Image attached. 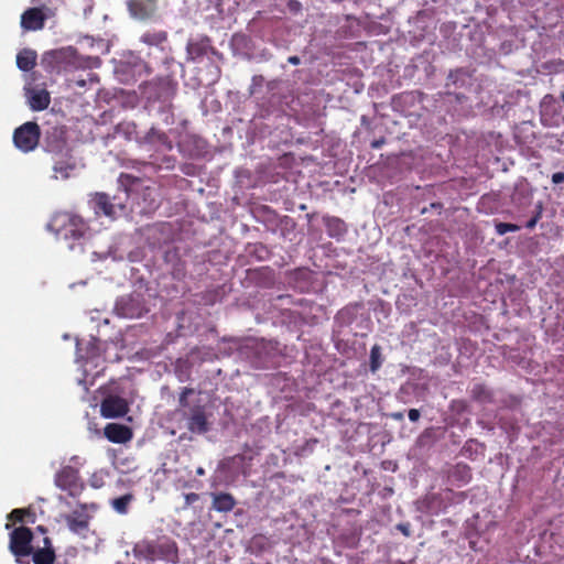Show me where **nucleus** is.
<instances>
[{
	"label": "nucleus",
	"instance_id": "f257e3e1",
	"mask_svg": "<svg viewBox=\"0 0 564 564\" xmlns=\"http://www.w3.org/2000/svg\"><path fill=\"white\" fill-rule=\"evenodd\" d=\"M50 228L54 230L58 240L66 243L69 250L78 248L82 252L84 251V240L89 231V226L80 216L67 212L58 213L53 217Z\"/></svg>",
	"mask_w": 564,
	"mask_h": 564
},
{
	"label": "nucleus",
	"instance_id": "f03ea898",
	"mask_svg": "<svg viewBox=\"0 0 564 564\" xmlns=\"http://www.w3.org/2000/svg\"><path fill=\"white\" fill-rule=\"evenodd\" d=\"M137 178L130 174L121 173L118 182L123 187L120 193L110 197L106 193H96L90 203L96 215H104L109 218H117L126 212V205L129 198L128 185L132 184Z\"/></svg>",
	"mask_w": 564,
	"mask_h": 564
},
{
	"label": "nucleus",
	"instance_id": "7ed1b4c3",
	"mask_svg": "<svg viewBox=\"0 0 564 564\" xmlns=\"http://www.w3.org/2000/svg\"><path fill=\"white\" fill-rule=\"evenodd\" d=\"M135 557L149 563L165 561L176 563L178 561V549L172 539L160 536L155 540H141L133 547Z\"/></svg>",
	"mask_w": 564,
	"mask_h": 564
},
{
	"label": "nucleus",
	"instance_id": "20e7f679",
	"mask_svg": "<svg viewBox=\"0 0 564 564\" xmlns=\"http://www.w3.org/2000/svg\"><path fill=\"white\" fill-rule=\"evenodd\" d=\"M33 542L34 533L25 525L17 527L10 532L9 551L18 564H30L26 558L34 551L36 544Z\"/></svg>",
	"mask_w": 564,
	"mask_h": 564
},
{
	"label": "nucleus",
	"instance_id": "39448f33",
	"mask_svg": "<svg viewBox=\"0 0 564 564\" xmlns=\"http://www.w3.org/2000/svg\"><path fill=\"white\" fill-rule=\"evenodd\" d=\"M41 138L40 126L34 121H28L18 127L13 132V143L22 152L33 151Z\"/></svg>",
	"mask_w": 564,
	"mask_h": 564
},
{
	"label": "nucleus",
	"instance_id": "423d86ee",
	"mask_svg": "<svg viewBox=\"0 0 564 564\" xmlns=\"http://www.w3.org/2000/svg\"><path fill=\"white\" fill-rule=\"evenodd\" d=\"M43 149L55 155L64 154L72 149L67 143V129L65 126H52L44 132Z\"/></svg>",
	"mask_w": 564,
	"mask_h": 564
},
{
	"label": "nucleus",
	"instance_id": "0eeeda50",
	"mask_svg": "<svg viewBox=\"0 0 564 564\" xmlns=\"http://www.w3.org/2000/svg\"><path fill=\"white\" fill-rule=\"evenodd\" d=\"M182 417L186 421L187 430L193 434L202 435L210 429L205 406L202 404H194L188 410H184Z\"/></svg>",
	"mask_w": 564,
	"mask_h": 564
},
{
	"label": "nucleus",
	"instance_id": "6e6552de",
	"mask_svg": "<svg viewBox=\"0 0 564 564\" xmlns=\"http://www.w3.org/2000/svg\"><path fill=\"white\" fill-rule=\"evenodd\" d=\"M55 485L72 497L80 495L84 489L78 470L72 466H65L56 474Z\"/></svg>",
	"mask_w": 564,
	"mask_h": 564
},
{
	"label": "nucleus",
	"instance_id": "1a4fd4ad",
	"mask_svg": "<svg viewBox=\"0 0 564 564\" xmlns=\"http://www.w3.org/2000/svg\"><path fill=\"white\" fill-rule=\"evenodd\" d=\"M128 411L129 406L127 401L118 395H108L100 404V413L107 419L124 416Z\"/></svg>",
	"mask_w": 564,
	"mask_h": 564
},
{
	"label": "nucleus",
	"instance_id": "9d476101",
	"mask_svg": "<svg viewBox=\"0 0 564 564\" xmlns=\"http://www.w3.org/2000/svg\"><path fill=\"white\" fill-rule=\"evenodd\" d=\"M46 15L41 8H29L21 15V28L25 31H39L44 28Z\"/></svg>",
	"mask_w": 564,
	"mask_h": 564
},
{
	"label": "nucleus",
	"instance_id": "9b49d317",
	"mask_svg": "<svg viewBox=\"0 0 564 564\" xmlns=\"http://www.w3.org/2000/svg\"><path fill=\"white\" fill-rule=\"evenodd\" d=\"M76 170V161L72 154V150L67 151L64 154L54 156V165L53 171L55 173V177L67 180L70 177L73 172Z\"/></svg>",
	"mask_w": 564,
	"mask_h": 564
},
{
	"label": "nucleus",
	"instance_id": "f8f14e48",
	"mask_svg": "<svg viewBox=\"0 0 564 564\" xmlns=\"http://www.w3.org/2000/svg\"><path fill=\"white\" fill-rule=\"evenodd\" d=\"M104 434L108 441L116 444H124L132 440V430L119 423H108L104 429Z\"/></svg>",
	"mask_w": 564,
	"mask_h": 564
},
{
	"label": "nucleus",
	"instance_id": "ddd939ff",
	"mask_svg": "<svg viewBox=\"0 0 564 564\" xmlns=\"http://www.w3.org/2000/svg\"><path fill=\"white\" fill-rule=\"evenodd\" d=\"M42 542L43 545L37 543L30 556H32L34 564H53L55 562L56 555L52 540L45 535Z\"/></svg>",
	"mask_w": 564,
	"mask_h": 564
},
{
	"label": "nucleus",
	"instance_id": "4468645a",
	"mask_svg": "<svg viewBox=\"0 0 564 564\" xmlns=\"http://www.w3.org/2000/svg\"><path fill=\"white\" fill-rule=\"evenodd\" d=\"M29 106L34 111H42L50 106L51 96L45 88H25Z\"/></svg>",
	"mask_w": 564,
	"mask_h": 564
},
{
	"label": "nucleus",
	"instance_id": "2eb2a0df",
	"mask_svg": "<svg viewBox=\"0 0 564 564\" xmlns=\"http://www.w3.org/2000/svg\"><path fill=\"white\" fill-rule=\"evenodd\" d=\"M155 1L156 0H129L128 8L134 18L144 20L154 13Z\"/></svg>",
	"mask_w": 564,
	"mask_h": 564
},
{
	"label": "nucleus",
	"instance_id": "dca6fc26",
	"mask_svg": "<svg viewBox=\"0 0 564 564\" xmlns=\"http://www.w3.org/2000/svg\"><path fill=\"white\" fill-rule=\"evenodd\" d=\"M210 50H213V46L208 36H203L196 41L188 42L186 46V52L191 61L203 58Z\"/></svg>",
	"mask_w": 564,
	"mask_h": 564
},
{
	"label": "nucleus",
	"instance_id": "f3484780",
	"mask_svg": "<svg viewBox=\"0 0 564 564\" xmlns=\"http://www.w3.org/2000/svg\"><path fill=\"white\" fill-rule=\"evenodd\" d=\"M471 477V468L465 463H457L448 473V479L458 487L467 485Z\"/></svg>",
	"mask_w": 564,
	"mask_h": 564
},
{
	"label": "nucleus",
	"instance_id": "a211bd4d",
	"mask_svg": "<svg viewBox=\"0 0 564 564\" xmlns=\"http://www.w3.org/2000/svg\"><path fill=\"white\" fill-rule=\"evenodd\" d=\"M212 508L218 512H230L237 503L235 497L229 492H216L212 494Z\"/></svg>",
	"mask_w": 564,
	"mask_h": 564
},
{
	"label": "nucleus",
	"instance_id": "6ab92c4d",
	"mask_svg": "<svg viewBox=\"0 0 564 564\" xmlns=\"http://www.w3.org/2000/svg\"><path fill=\"white\" fill-rule=\"evenodd\" d=\"M66 522L70 531L79 533L88 529L89 516L83 512L74 511L73 514L66 518Z\"/></svg>",
	"mask_w": 564,
	"mask_h": 564
},
{
	"label": "nucleus",
	"instance_id": "aec40b11",
	"mask_svg": "<svg viewBox=\"0 0 564 564\" xmlns=\"http://www.w3.org/2000/svg\"><path fill=\"white\" fill-rule=\"evenodd\" d=\"M36 57L35 51L24 48L17 55V66L23 72H29L36 65Z\"/></svg>",
	"mask_w": 564,
	"mask_h": 564
},
{
	"label": "nucleus",
	"instance_id": "412c9836",
	"mask_svg": "<svg viewBox=\"0 0 564 564\" xmlns=\"http://www.w3.org/2000/svg\"><path fill=\"white\" fill-rule=\"evenodd\" d=\"M155 87L158 88V98L163 101L172 99L175 95L176 84L167 78L159 79Z\"/></svg>",
	"mask_w": 564,
	"mask_h": 564
},
{
	"label": "nucleus",
	"instance_id": "4be33fe9",
	"mask_svg": "<svg viewBox=\"0 0 564 564\" xmlns=\"http://www.w3.org/2000/svg\"><path fill=\"white\" fill-rule=\"evenodd\" d=\"M471 399L479 403H491L494 401L492 392L484 383H475L470 389Z\"/></svg>",
	"mask_w": 564,
	"mask_h": 564
},
{
	"label": "nucleus",
	"instance_id": "5701e85b",
	"mask_svg": "<svg viewBox=\"0 0 564 564\" xmlns=\"http://www.w3.org/2000/svg\"><path fill=\"white\" fill-rule=\"evenodd\" d=\"M325 225L330 237H339L346 232L345 223L339 218H327Z\"/></svg>",
	"mask_w": 564,
	"mask_h": 564
},
{
	"label": "nucleus",
	"instance_id": "b1692460",
	"mask_svg": "<svg viewBox=\"0 0 564 564\" xmlns=\"http://www.w3.org/2000/svg\"><path fill=\"white\" fill-rule=\"evenodd\" d=\"M132 499L133 496L131 494H127L121 497L112 499L111 506L118 513L126 514L128 512V507Z\"/></svg>",
	"mask_w": 564,
	"mask_h": 564
},
{
	"label": "nucleus",
	"instance_id": "393cba45",
	"mask_svg": "<svg viewBox=\"0 0 564 564\" xmlns=\"http://www.w3.org/2000/svg\"><path fill=\"white\" fill-rule=\"evenodd\" d=\"M381 364H382L381 348L379 345H375V346H372V348L370 350L369 366H370L371 372H376L381 367Z\"/></svg>",
	"mask_w": 564,
	"mask_h": 564
},
{
	"label": "nucleus",
	"instance_id": "a878e982",
	"mask_svg": "<svg viewBox=\"0 0 564 564\" xmlns=\"http://www.w3.org/2000/svg\"><path fill=\"white\" fill-rule=\"evenodd\" d=\"M194 394V389L189 387H185L182 389L180 397H178V405L180 409L177 410L181 414L184 410H188L189 403H188V395Z\"/></svg>",
	"mask_w": 564,
	"mask_h": 564
},
{
	"label": "nucleus",
	"instance_id": "bb28decb",
	"mask_svg": "<svg viewBox=\"0 0 564 564\" xmlns=\"http://www.w3.org/2000/svg\"><path fill=\"white\" fill-rule=\"evenodd\" d=\"M26 516H31V511L29 509H20V508H17V509H13L9 514H8V520L13 522V523H22L24 522V519Z\"/></svg>",
	"mask_w": 564,
	"mask_h": 564
},
{
	"label": "nucleus",
	"instance_id": "cd10ccee",
	"mask_svg": "<svg viewBox=\"0 0 564 564\" xmlns=\"http://www.w3.org/2000/svg\"><path fill=\"white\" fill-rule=\"evenodd\" d=\"M98 356H99V348L97 345V339L93 338L91 340H89L87 343L86 354L82 355V358L88 360V359H94Z\"/></svg>",
	"mask_w": 564,
	"mask_h": 564
},
{
	"label": "nucleus",
	"instance_id": "c85d7f7f",
	"mask_svg": "<svg viewBox=\"0 0 564 564\" xmlns=\"http://www.w3.org/2000/svg\"><path fill=\"white\" fill-rule=\"evenodd\" d=\"M495 229L498 235L502 236L507 232H514L520 230V226L510 223H496Z\"/></svg>",
	"mask_w": 564,
	"mask_h": 564
},
{
	"label": "nucleus",
	"instance_id": "c756f323",
	"mask_svg": "<svg viewBox=\"0 0 564 564\" xmlns=\"http://www.w3.org/2000/svg\"><path fill=\"white\" fill-rule=\"evenodd\" d=\"M199 499H200V496L198 494H196V492L184 494V503L180 508V510L185 511V510L189 509L197 501H199Z\"/></svg>",
	"mask_w": 564,
	"mask_h": 564
},
{
	"label": "nucleus",
	"instance_id": "7c9ffc66",
	"mask_svg": "<svg viewBox=\"0 0 564 564\" xmlns=\"http://www.w3.org/2000/svg\"><path fill=\"white\" fill-rule=\"evenodd\" d=\"M541 217H542V205L539 204L536 213L534 214V216L531 219H529L527 221L525 227L528 229H533L536 226L538 221L541 219Z\"/></svg>",
	"mask_w": 564,
	"mask_h": 564
},
{
	"label": "nucleus",
	"instance_id": "2f4dec72",
	"mask_svg": "<svg viewBox=\"0 0 564 564\" xmlns=\"http://www.w3.org/2000/svg\"><path fill=\"white\" fill-rule=\"evenodd\" d=\"M156 141L160 142L166 150H172L173 145L171 140L165 133H158Z\"/></svg>",
	"mask_w": 564,
	"mask_h": 564
},
{
	"label": "nucleus",
	"instance_id": "473e14b6",
	"mask_svg": "<svg viewBox=\"0 0 564 564\" xmlns=\"http://www.w3.org/2000/svg\"><path fill=\"white\" fill-rule=\"evenodd\" d=\"M142 41L148 44H156L162 41V37L156 34L145 33L142 36Z\"/></svg>",
	"mask_w": 564,
	"mask_h": 564
},
{
	"label": "nucleus",
	"instance_id": "72a5a7b5",
	"mask_svg": "<svg viewBox=\"0 0 564 564\" xmlns=\"http://www.w3.org/2000/svg\"><path fill=\"white\" fill-rule=\"evenodd\" d=\"M410 421L416 422L420 419V411L417 409H410L408 412Z\"/></svg>",
	"mask_w": 564,
	"mask_h": 564
},
{
	"label": "nucleus",
	"instance_id": "f704fd0d",
	"mask_svg": "<svg viewBox=\"0 0 564 564\" xmlns=\"http://www.w3.org/2000/svg\"><path fill=\"white\" fill-rule=\"evenodd\" d=\"M386 143V139L382 137V138H379V139H376L371 142L370 147L371 149H380L383 144Z\"/></svg>",
	"mask_w": 564,
	"mask_h": 564
},
{
	"label": "nucleus",
	"instance_id": "c9c22d12",
	"mask_svg": "<svg viewBox=\"0 0 564 564\" xmlns=\"http://www.w3.org/2000/svg\"><path fill=\"white\" fill-rule=\"evenodd\" d=\"M552 182L554 184H560L564 182V173L563 172H556L552 175Z\"/></svg>",
	"mask_w": 564,
	"mask_h": 564
},
{
	"label": "nucleus",
	"instance_id": "e433bc0d",
	"mask_svg": "<svg viewBox=\"0 0 564 564\" xmlns=\"http://www.w3.org/2000/svg\"><path fill=\"white\" fill-rule=\"evenodd\" d=\"M346 316H349V317H348V322H350V321H351V313H350V311H349V310H341V311L338 313L337 318H338V319H340V318H343V319H344Z\"/></svg>",
	"mask_w": 564,
	"mask_h": 564
},
{
	"label": "nucleus",
	"instance_id": "4c0bfd02",
	"mask_svg": "<svg viewBox=\"0 0 564 564\" xmlns=\"http://www.w3.org/2000/svg\"><path fill=\"white\" fill-rule=\"evenodd\" d=\"M288 62L292 65H299L301 63V58L296 55L290 56Z\"/></svg>",
	"mask_w": 564,
	"mask_h": 564
},
{
	"label": "nucleus",
	"instance_id": "58836bf2",
	"mask_svg": "<svg viewBox=\"0 0 564 564\" xmlns=\"http://www.w3.org/2000/svg\"><path fill=\"white\" fill-rule=\"evenodd\" d=\"M391 417L394 420L401 421V420H403V413L402 412L392 413Z\"/></svg>",
	"mask_w": 564,
	"mask_h": 564
},
{
	"label": "nucleus",
	"instance_id": "ea45409f",
	"mask_svg": "<svg viewBox=\"0 0 564 564\" xmlns=\"http://www.w3.org/2000/svg\"><path fill=\"white\" fill-rule=\"evenodd\" d=\"M430 207H431V208H434V209H437V210H440V212H441V210H442V208H443V204H442V203H432V204L430 205Z\"/></svg>",
	"mask_w": 564,
	"mask_h": 564
},
{
	"label": "nucleus",
	"instance_id": "a19ab883",
	"mask_svg": "<svg viewBox=\"0 0 564 564\" xmlns=\"http://www.w3.org/2000/svg\"><path fill=\"white\" fill-rule=\"evenodd\" d=\"M36 530H37L39 532H41L42 534H46V533H47V529H46L45 527H43V525H39V527L36 528Z\"/></svg>",
	"mask_w": 564,
	"mask_h": 564
},
{
	"label": "nucleus",
	"instance_id": "79ce46f5",
	"mask_svg": "<svg viewBox=\"0 0 564 564\" xmlns=\"http://www.w3.org/2000/svg\"><path fill=\"white\" fill-rule=\"evenodd\" d=\"M197 475H204V469L202 467H199L197 470H196Z\"/></svg>",
	"mask_w": 564,
	"mask_h": 564
},
{
	"label": "nucleus",
	"instance_id": "37998d69",
	"mask_svg": "<svg viewBox=\"0 0 564 564\" xmlns=\"http://www.w3.org/2000/svg\"><path fill=\"white\" fill-rule=\"evenodd\" d=\"M10 528H11V524H10V523H7V524H6V529H8V530H9Z\"/></svg>",
	"mask_w": 564,
	"mask_h": 564
},
{
	"label": "nucleus",
	"instance_id": "c03bdc74",
	"mask_svg": "<svg viewBox=\"0 0 564 564\" xmlns=\"http://www.w3.org/2000/svg\"><path fill=\"white\" fill-rule=\"evenodd\" d=\"M426 210H427V208H423L421 213H422V214H425V213H426Z\"/></svg>",
	"mask_w": 564,
	"mask_h": 564
},
{
	"label": "nucleus",
	"instance_id": "a18cd8bd",
	"mask_svg": "<svg viewBox=\"0 0 564 564\" xmlns=\"http://www.w3.org/2000/svg\"><path fill=\"white\" fill-rule=\"evenodd\" d=\"M98 480H95V484H93V487H97Z\"/></svg>",
	"mask_w": 564,
	"mask_h": 564
},
{
	"label": "nucleus",
	"instance_id": "49530a36",
	"mask_svg": "<svg viewBox=\"0 0 564 564\" xmlns=\"http://www.w3.org/2000/svg\"><path fill=\"white\" fill-rule=\"evenodd\" d=\"M98 480H95V484H93V487H97Z\"/></svg>",
	"mask_w": 564,
	"mask_h": 564
}]
</instances>
